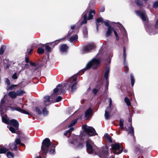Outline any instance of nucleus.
Here are the masks:
<instances>
[{
	"mask_svg": "<svg viewBox=\"0 0 158 158\" xmlns=\"http://www.w3.org/2000/svg\"><path fill=\"white\" fill-rule=\"evenodd\" d=\"M135 13L138 15H139L143 21H146L147 19L145 13L141 12L140 10H135Z\"/></svg>",
	"mask_w": 158,
	"mask_h": 158,
	"instance_id": "nucleus-13",
	"label": "nucleus"
},
{
	"mask_svg": "<svg viewBox=\"0 0 158 158\" xmlns=\"http://www.w3.org/2000/svg\"><path fill=\"white\" fill-rule=\"evenodd\" d=\"M17 86L16 85H10L7 89L8 90H13L15 87Z\"/></svg>",
	"mask_w": 158,
	"mask_h": 158,
	"instance_id": "nucleus-46",
	"label": "nucleus"
},
{
	"mask_svg": "<svg viewBox=\"0 0 158 158\" xmlns=\"http://www.w3.org/2000/svg\"><path fill=\"white\" fill-rule=\"evenodd\" d=\"M130 76L131 81V85L133 87L134 86L135 82L134 78L132 74H131Z\"/></svg>",
	"mask_w": 158,
	"mask_h": 158,
	"instance_id": "nucleus-31",
	"label": "nucleus"
},
{
	"mask_svg": "<svg viewBox=\"0 0 158 158\" xmlns=\"http://www.w3.org/2000/svg\"><path fill=\"white\" fill-rule=\"evenodd\" d=\"M25 93L24 91L21 90H18L16 92L17 96H22Z\"/></svg>",
	"mask_w": 158,
	"mask_h": 158,
	"instance_id": "nucleus-30",
	"label": "nucleus"
},
{
	"mask_svg": "<svg viewBox=\"0 0 158 158\" xmlns=\"http://www.w3.org/2000/svg\"><path fill=\"white\" fill-rule=\"evenodd\" d=\"M8 95L12 99L15 98L17 97L16 92L14 91H10Z\"/></svg>",
	"mask_w": 158,
	"mask_h": 158,
	"instance_id": "nucleus-26",
	"label": "nucleus"
},
{
	"mask_svg": "<svg viewBox=\"0 0 158 158\" xmlns=\"http://www.w3.org/2000/svg\"><path fill=\"white\" fill-rule=\"evenodd\" d=\"M20 112L23 114H28V115H31V114L29 112H27V111L26 110L24 109H21Z\"/></svg>",
	"mask_w": 158,
	"mask_h": 158,
	"instance_id": "nucleus-47",
	"label": "nucleus"
},
{
	"mask_svg": "<svg viewBox=\"0 0 158 158\" xmlns=\"http://www.w3.org/2000/svg\"><path fill=\"white\" fill-rule=\"evenodd\" d=\"M45 100L44 101V104L46 106H48L50 103V102L51 101L50 97L49 96H46L44 97Z\"/></svg>",
	"mask_w": 158,
	"mask_h": 158,
	"instance_id": "nucleus-18",
	"label": "nucleus"
},
{
	"mask_svg": "<svg viewBox=\"0 0 158 158\" xmlns=\"http://www.w3.org/2000/svg\"><path fill=\"white\" fill-rule=\"evenodd\" d=\"M123 123L124 120L123 119L121 118L119 121V126L120 128L122 130L127 131L128 129L125 127H123Z\"/></svg>",
	"mask_w": 158,
	"mask_h": 158,
	"instance_id": "nucleus-21",
	"label": "nucleus"
},
{
	"mask_svg": "<svg viewBox=\"0 0 158 158\" xmlns=\"http://www.w3.org/2000/svg\"><path fill=\"white\" fill-rule=\"evenodd\" d=\"M5 82L7 84V85L8 86L10 85V81L7 78L6 79Z\"/></svg>",
	"mask_w": 158,
	"mask_h": 158,
	"instance_id": "nucleus-57",
	"label": "nucleus"
},
{
	"mask_svg": "<svg viewBox=\"0 0 158 158\" xmlns=\"http://www.w3.org/2000/svg\"><path fill=\"white\" fill-rule=\"evenodd\" d=\"M42 112L43 115L44 116H46L48 114V112L47 110L46 107H44L43 108Z\"/></svg>",
	"mask_w": 158,
	"mask_h": 158,
	"instance_id": "nucleus-41",
	"label": "nucleus"
},
{
	"mask_svg": "<svg viewBox=\"0 0 158 158\" xmlns=\"http://www.w3.org/2000/svg\"><path fill=\"white\" fill-rule=\"evenodd\" d=\"M83 33L85 35H88L87 29V27L85 26L83 27Z\"/></svg>",
	"mask_w": 158,
	"mask_h": 158,
	"instance_id": "nucleus-38",
	"label": "nucleus"
},
{
	"mask_svg": "<svg viewBox=\"0 0 158 158\" xmlns=\"http://www.w3.org/2000/svg\"><path fill=\"white\" fill-rule=\"evenodd\" d=\"M68 48V46L66 44H62L60 47L59 50L61 53H67Z\"/></svg>",
	"mask_w": 158,
	"mask_h": 158,
	"instance_id": "nucleus-14",
	"label": "nucleus"
},
{
	"mask_svg": "<svg viewBox=\"0 0 158 158\" xmlns=\"http://www.w3.org/2000/svg\"><path fill=\"white\" fill-rule=\"evenodd\" d=\"M83 131H81L80 134V139L82 141L79 143L77 145V148H82L84 146V144L85 143V139H88L89 136L97 135L98 134L95 129L92 127H87L86 125H83L82 126Z\"/></svg>",
	"mask_w": 158,
	"mask_h": 158,
	"instance_id": "nucleus-3",
	"label": "nucleus"
},
{
	"mask_svg": "<svg viewBox=\"0 0 158 158\" xmlns=\"http://www.w3.org/2000/svg\"><path fill=\"white\" fill-rule=\"evenodd\" d=\"M104 21L103 20V18L101 17H99L97 18L96 20V24L97 26V30H98V28L100 25L99 24L101 22L103 23Z\"/></svg>",
	"mask_w": 158,
	"mask_h": 158,
	"instance_id": "nucleus-23",
	"label": "nucleus"
},
{
	"mask_svg": "<svg viewBox=\"0 0 158 158\" xmlns=\"http://www.w3.org/2000/svg\"><path fill=\"white\" fill-rule=\"evenodd\" d=\"M86 146L88 152L89 154H93L95 152L94 147L91 143L90 142L89 140H87L86 142Z\"/></svg>",
	"mask_w": 158,
	"mask_h": 158,
	"instance_id": "nucleus-9",
	"label": "nucleus"
},
{
	"mask_svg": "<svg viewBox=\"0 0 158 158\" xmlns=\"http://www.w3.org/2000/svg\"><path fill=\"white\" fill-rule=\"evenodd\" d=\"M90 7H88L87 9L82 14V17L84 19L81 22V25H82L83 24H85L87 23V15L89 12V10Z\"/></svg>",
	"mask_w": 158,
	"mask_h": 158,
	"instance_id": "nucleus-10",
	"label": "nucleus"
},
{
	"mask_svg": "<svg viewBox=\"0 0 158 158\" xmlns=\"http://www.w3.org/2000/svg\"><path fill=\"white\" fill-rule=\"evenodd\" d=\"M45 50L48 52H52V49L51 47L48 45H46L45 48Z\"/></svg>",
	"mask_w": 158,
	"mask_h": 158,
	"instance_id": "nucleus-43",
	"label": "nucleus"
},
{
	"mask_svg": "<svg viewBox=\"0 0 158 158\" xmlns=\"http://www.w3.org/2000/svg\"><path fill=\"white\" fill-rule=\"evenodd\" d=\"M76 27V25H72L71 26V29L72 30H73Z\"/></svg>",
	"mask_w": 158,
	"mask_h": 158,
	"instance_id": "nucleus-63",
	"label": "nucleus"
},
{
	"mask_svg": "<svg viewBox=\"0 0 158 158\" xmlns=\"http://www.w3.org/2000/svg\"><path fill=\"white\" fill-rule=\"evenodd\" d=\"M11 109L13 111L16 110L20 112H21L22 109L20 107L15 106L11 107Z\"/></svg>",
	"mask_w": 158,
	"mask_h": 158,
	"instance_id": "nucleus-35",
	"label": "nucleus"
},
{
	"mask_svg": "<svg viewBox=\"0 0 158 158\" xmlns=\"http://www.w3.org/2000/svg\"><path fill=\"white\" fill-rule=\"evenodd\" d=\"M105 10V8L104 6H102L100 7L99 9V11L101 12H103Z\"/></svg>",
	"mask_w": 158,
	"mask_h": 158,
	"instance_id": "nucleus-55",
	"label": "nucleus"
},
{
	"mask_svg": "<svg viewBox=\"0 0 158 158\" xmlns=\"http://www.w3.org/2000/svg\"><path fill=\"white\" fill-rule=\"evenodd\" d=\"M93 114V110L91 107H89L85 112L84 118L87 120Z\"/></svg>",
	"mask_w": 158,
	"mask_h": 158,
	"instance_id": "nucleus-11",
	"label": "nucleus"
},
{
	"mask_svg": "<svg viewBox=\"0 0 158 158\" xmlns=\"http://www.w3.org/2000/svg\"><path fill=\"white\" fill-rule=\"evenodd\" d=\"M36 111L40 115H41L42 114L41 111L40 110L39 107L37 106H36L35 108Z\"/></svg>",
	"mask_w": 158,
	"mask_h": 158,
	"instance_id": "nucleus-44",
	"label": "nucleus"
},
{
	"mask_svg": "<svg viewBox=\"0 0 158 158\" xmlns=\"http://www.w3.org/2000/svg\"><path fill=\"white\" fill-rule=\"evenodd\" d=\"M135 2L137 6H143V2L141 0H136Z\"/></svg>",
	"mask_w": 158,
	"mask_h": 158,
	"instance_id": "nucleus-29",
	"label": "nucleus"
},
{
	"mask_svg": "<svg viewBox=\"0 0 158 158\" xmlns=\"http://www.w3.org/2000/svg\"><path fill=\"white\" fill-rule=\"evenodd\" d=\"M99 89L96 88L92 90V92L95 95H96Z\"/></svg>",
	"mask_w": 158,
	"mask_h": 158,
	"instance_id": "nucleus-53",
	"label": "nucleus"
},
{
	"mask_svg": "<svg viewBox=\"0 0 158 158\" xmlns=\"http://www.w3.org/2000/svg\"><path fill=\"white\" fill-rule=\"evenodd\" d=\"M12 78L14 80H16L18 78L17 73H15L13 74L12 76Z\"/></svg>",
	"mask_w": 158,
	"mask_h": 158,
	"instance_id": "nucleus-52",
	"label": "nucleus"
},
{
	"mask_svg": "<svg viewBox=\"0 0 158 158\" xmlns=\"http://www.w3.org/2000/svg\"><path fill=\"white\" fill-rule=\"evenodd\" d=\"M15 144L16 145L19 144L21 143L20 140L19 139H16L15 141Z\"/></svg>",
	"mask_w": 158,
	"mask_h": 158,
	"instance_id": "nucleus-48",
	"label": "nucleus"
},
{
	"mask_svg": "<svg viewBox=\"0 0 158 158\" xmlns=\"http://www.w3.org/2000/svg\"><path fill=\"white\" fill-rule=\"evenodd\" d=\"M6 46L5 45H2L0 48V55H2L3 54L6 49Z\"/></svg>",
	"mask_w": 158,
	"mask_h": 158,
	"instance_id": "nucleus-27",
	"label": "nucleus"
},
{
	"mask_svg": "<svg viewBox=\"0 0 158 158\" xmlns=\"http://www.w3.org/2000/svg\"><path fill=\"white\" fill-rule=\"evenodd\" d=\"M105 117L106 119L107 120L109 119L110 118V113L106 110L105 111Z\"/></svg>",
	"mask_w": 158,
	"mask_h": 158,
	"instance_id": "nucleus-39",
	"label": "nucleus"
},
{
	"mask_svg": "<svg viewBox=\"0 0 158 158\" xmlns=\"http://www.w3.org/2000/svg\"><path fill=\"white\" fill-rule=\"evenodd\" d=\"M128 133L130 134V135L135 138V137L134 135V128L132 126L131 123H130V126L128 127Z\"/></svg>",
	"mask_w": 158,
	"mask_h": 158,
	"instance_id": "nucleus-17",
	"label": "nucleus"
},
{
	"mask_svg": "<svg viewBox=\"0 0 158 158\" xmlns=\"http://www.w3.org/2000/svg\"><path fill=\"white\" fill-rule=\"evenodd\" d=\"M74 128L72 127H70V136L71 135L72 132L74 130Z\"/></svg>",
	"mask_w": 158,
	"mask_h": 158,
	"instance_id": "nucleus-60",
	"label": "nucleus"
},
{
	"mask_svg": "<svg viewBox=\"0 0 158 158\" xmlns=\"http://www.w3.org/2000/svg\"><path fill=\"white\" fill-rule=\"evenodd\" d=\"M88 13V16L87 19L88 20H90L93 18V15L92 14L93 13L94 14V15L95 14V12L94 10L90 9Z\"/></svg>",
	"mask_w": 158,
	"mask_h": 158,
	"instance_id": "nucleus-22",
	"label": "nucleus"
},
{
	"mask_svg": "<svg viewBox=\"0 0 158 158\" xmlns=\"http://www.w3.org/2000/svg\"><path fill=\"white\" fill-rule=\"evenodd\" d=\"M33 47L31 46L29 50H27V54L30 55L31 54L32 52L33 51Z\"/></svg>",
	"mask_w": 158,
	"mask_h": 158,
	"instance_id": "nucleus-51",
	"label": "nucleus"
},
{
	"mask_svg": "<svg viewBox=\"0 0 158 158\" xmlns=\"http://www.w3.org/2000/svg\"><path fill=\"white\" fill-rule=\"evenodd\" d=\"M106 84L105 85V91L107 90H108V87L109 84V80H106Z\"/></svg>",
	"mask_w": 158,
	"mask_h": 158,
	"instance_id": "nucleus-54",
	"label": "nucleus"
},
{
	"mask_svg": "<svg viewBox=\"0 0 158 158\" xmlns=\"http://www.w3.org/2000/svg\"><path fill=\"white\" fill-rule=\"evenodd\" d=\"M8 151V150L6 149L5 148H0V154L5 153L6 152Z\"/></svg>",
	"mask_w": 158,
	"mask_h": 158,
	"instance_id": "nucleus-42",
	"label": "nucleus"
},
{
	"mask_svg": "<svg viewBox=\"0 0 158 158\" xmlns=\"http://www.w3.org/2000/svg\"><path fill=\"white\" fill-rule=\"evenodd\" d=\"M10 148L11 150H17V146L15 144V143H10L9 145Z\"/></svg>",
	"mask_w": 158,
	"mask_h": 158,
	"instance_id": "nucleus-25",
	"label": "nucleus"
},
{
	"mask_svg": "<svg viewBox=\"0 0 158 158\" xmlns=\"http://www.w3.org/2000/svg\"><path fill=\"white\" fill-rule=\"evenodd\" d=\"M109 151L107 148L103 147L97 149L95 153L101 158H107L109 156Z\"/></svg>",
	"mask_w": 158,
	"mask_h": 158,
	"instance_id": "nucleus-4",
	"label": "nucleus"
},
{
	"mask_svg": "<svg viewBox=\"0 0 158 158\" xmlns=\"http://www.w3.org/2000/svg\"><path fill=\"white\" fill-rule=\"evenodd\" d=\"M60 40H57L55 41L49 43H48V44L50 45H53V46H55L57 44L60 42Z\"/></svg>",
	"mask_w": 158,
	"mask_h": 158,
	"instance_id": "nucleus-36",
	"label": "nucleus"
},
{
	"mask_svg": "<svg viewBox=\"0 0 158 158\" xmlns=\"http://www.w3.org/2000/svg\"><path fill=\"white\" fill-rule=\"evenodd\" d=\"M2 121L3 123L5 124H9V121L8 120L3 116H2Z\"/></svg>",
	"mask_w": 158,
	"mask_h": 158,
	"instance_id": "nucleus-32",
	"label": "nucleus"
},
{
	"mask_svg": "<svg viewBox=\"0 0 158 158\" xmlns=\"http://www.w3.org/2000/svg\"><path fill=\"white\" fill-rule=\"evenodd\" d=\"M5 96H4V97L2 99L0 102V110L1 111H2L3 110L4 107H5V109H6V110H7V109L6 108V105L5 104L6 101L5 100Z\"/></svg>",
	"mask_w": 158,
	"mask_h": 158,
	"instance_id": "nucleus-15",
	"label": "nucleus"
},
{
	"mask_svg": "<svg viewBox=\"0 0 158 158\" xmlns=\"http://www.w3.org/2000/svg\"><path fill=\"white\" fill-rule=\"evenodd\" d=\"M51 145L49 146V153L50 154H54L55 153V149L56 145L51 142Z\"/></svg>",
	"mask_w": 158,
	"mask_h": 158,
	"instance_id": "nucleus-16",
	"label": "nucleus"
},
{
	"mask_svg": "<svg viewBox=\"0 0 158 158\" xmlns=\"http://www.w3.org/2000/svg\"><path fill=\"white\" fill-rule=\"evenodd\" d=\"M113 31H114V34L116 37V40L117 41H118L119 40V38L118 35V33L114 29Z\"/></svg>",
	"mask_w": 158,
	"mask_h": 158,
	"instance_id": "nucleus-49",
	"label": "nucleus"
},
{
	"mask_svg": "<svg viewBox=\"0 0 158 158\" xmlns=\"http://www.w3.org/2000/svg\"><path fill=\"white\" fill-rule=\"evenodd\" d=\"M103 23H104L105 25L106 26L108 27H111V25H109V23H108V22H107L104 21V22H103Z\"/></svg>",
	"mask_w": 158,
	"mask_h": 158,
	"instance_id": "nucleus-59",
	"label": "nucleus"
},
{
	"mask_svg": "<svg viewBox=\"0 0 158 158\" xmlns=\"http://www.w3.org/2000/svg\"><path fill=\"white\" fill-rule=\"evenodd\" d=\"M112 105V100L111 98L110 99V104H109V107L110 108L111 107V106Z\"/></svg>",
	"mask_w": 158,
	"mask_h": 158,
	"instance_id": "nucleus-64",
	"label": "nucleus"
},
{
	"mask_svg": "<svg viewBox=\"0 0 158 158\" xmlns=\"http://www.w3.org/2000/svg\"><path fill=\"white\" fill-rule=\"evenodd\" d=\"M101 85L100 83H97V85H96L95 87L96 88L98 89H99L101 88Z\"/></svg>",
	"mask_w": 158,
	"mask_h": 158,
	"instance_id": "nucleus-58",
	"label": "nucleus"
},
{
	"mask_svg": "<svg viewBox=\"0 0 158 158\" xmlns=\"http://www.w3.org/2000/svg\"><path fill=\"white\" fill-rule=\"evenodd\" d=\"M144 27L147 31L148 32V30L151 28V27L149 24V23L148 22H147L145 23Z\"/></svg>",
	"mask_w": 158,
	"mask_h": 158,
	"instance_id": "nucleus-28",
	"label": "nucleus"
},
{
	"mask_svg": "<svg viewBox=\"0 0 158 158\" xmlns=\"http://www.w3.org/2000/svg\"><path fill=\"white\" fill-rule=\"evenodd\" d=\"M44 52V49L42 48H39L37 49V52L39 54H43Z\"/></svg>",
	"mask_w": 158,
	"mask_h": 158,
	"instance_id": "nucleus-34",
	"label": "nucleus"
},
{
	"mask_svg": "<svg viewBox=\"0 0 158 158\" xmlns=\"http://www.w3.org/2000/svg\"><path fill=\"white\" fill-rule=\"evenodd\" d=\"M25 59L26 62L28 63L29 62V58L28 57H26Z\"/></svg>",
	"mask_w": 158,
	"mask_h": 158,
	"instance_id": "nucleus-62",
	"label": "nucleus"
},
{
	"mask_svg": "<svg viewBox=\"0 0 158 158\" xmlns=\"http://www.w3.org/2000/svg\"><path fill=\"white\" fill-rule=\"evenodd\" d=\"M114 30V27H108L107 31L106 32L105 35L106 37H107L110 36L111 35L112 32Z\"/></svg>",
	"mask_w": 158,
	"mask_h": 158,
	"instance_id": "nucleus-19",
	"label": "nucleus"
},
{
	"mask_svg": "<svg viewBox=\"0 0 158 158\" xmlns=\"http://www.w3.org/2000/svg\"><path fill=\"white\" fill-rule=\"evenodd\" d=\"M106 138L109 141L110 143L112 142V138L111 136H110V135L108 134H106Z\"/></svg>",
	"mask_w": 158,
	"mask_h": 158,
	"instance_id": "nucleus-45",
	"label": "nucleus"
},
{
	"mask_svg": "<svg viewBox=\"0 0 158 158\" xmlns=\"http://www.w3.org/2000/svg\"><path fill=\"white\" fill-rule=\"evenodd\" d=\"M106 70L105 73L104 77L106 78V80H108V78L110 72V67L109 66H107L106 67Z\"/></svg>",
	"mask_w": 158,
	"mask_h": 158,
	"instance_id": "nucleus-24",
	"label": "nucleus"
},
{
	"mask_svg": "<svg viewBox=\"0 0 158 158\" xmlns=\"http://www.w3.org/2000/svg\"><path fill=\"white\" fill-rule=\"evenodd\" d=\"M9 124L11 125L14 126L16 130H18L19 129V124L17 120L14 119H11L10 120Z\"/></svg>",
	"mask_w": 158,
	"mask_h": 158,
	"instance_id": "nucleus-12",
	"label": "nucleus"
},
{
	"mask_svg": "<svg viewBox=\"0 0 158 158\" xmlns=\"http://www.w3.org/2000/svg\"><path fill=\"white\" fill-rule=\"evenodd\" d=\"M69 133V129L67 131H66L65 132H64V135L67 136V135Z\"/></svg>",
	"mask_w": 158,
	"mask_h": 158,
	"instance_id": "nucleus-61",
	"label": "nucleus"
},
{
	"mask_svg": "<svg viewBox=\"0 0 158 158\" xmlns=\"http://www.w3.org/2000/svg\"><path fill=\"white\" fill-rule=\"evenodd\" d=\"M77 122V119H74L70 123V127L74 126Z\"/></svg>",
	"mask_w": 158,
	"mask_h": 158,
	"instance_id": "nucleus-40",
	"label": "nucleus"
},
{
	"mask_svg": "<svg viewBox=\"0 0 158 158\" xmlns=\"http://www.w3.org/2000/svg\"><path fill=\"white\" fill-rule=\"evenodd\" d=\"M123 64L124 66V71L125 73H128L129 71V68L127 65L126 63V49L125 46L123 47Z\"/></svg>",
	"mask_w": 158,
	"mask_h": 158,
	"instance_id": "nucleus-8",
	"label": "nucleus"
},
{
	"mask_svg": "<svg viewBox=\"0 0 158 158\" xmlns=\"http://www.w3.org/2000/svg\"><path fill=\"white\" fill-rule=\"evenodd\" d=\"M100 63V60L99 58L96 59L94 58L87 63L84 68L81 70L76 74H74L70 77V83L72 84L71 86L70 92L71 93H73L77 89V80L78 74L80 75L82 74L86 70L89 69L91 68L93 69H97L99 67Z\"/></svg>",
	"mask_w": 158,
	"mask_h": 158,
	"instance_id": "nucleus-1",
	"label": "nucleus"
},
{
	"mask_svg": "<svg viewBox=\"0 0 158 158\" xmlns=\"http://www.w3.org/2000/svg\"><path fill=\"white\" fill-rule=\"evenodd\" d=\"M157 7H158V1L155 2L152 6V7L153 8H156Z\"/></svg>",
	"mask_w": 158,
	"mask_h": 158,
	"instance_id": "nucleus-50",
	"label": "nucleus"
},
{
	"mask_svg": "<svg viewBox=\"0 0 158 158\" xmlns=\"http://www.w3.org/2000/svg\"><path fill=\"white\" fill-rule=\"evenodd\" d=\"M6 156L8 158H13L14 155L10 152H8L6 153Z\"/></svg>",
	"mask_w": 158,
	"mask_h": 158,
	"instance_id": "nucleus-37",
	"label": "nucleus"
},
{
	"mask_svg": "<svg viewBox=\"0 0 158 158\" xmlns=\"http://www.w3.org/2000/svg\"><path fill=\"white\" fill-rule=\"evenodd\" d=\"M8 128L12 133H16L18 135L20 134V131L19 130H16V129H15L13 127L10 126Z\"/></svg>",
	"mask_w": 158,
	"mask_h": 158,
	"instance_id": "nucleus-20",
	"label": "nucleus"
},
{
	"mask_svg": "<svg viewBox=\"0 0 158 158\" xmlns=\"http://www.w3.org/2000/svg\"><path fill=\"white\" fill-rule=\"evenodd\" d=\"M112 150L115 154H119L123 151V147L121 144L118 143H115L111 145Z\"/></svg>",
	"mask_w": 158,
	"mask_h": 158,
	"instance_id": "nucleus-5",
	"label": "nucleus"
},
{
	"mask_svg": "<svg viewBox=\"0 0 158 158\" xmlns=\"http://www.w3.org/2000/svg\"><path fill=\"white\" fill-rule=\"evenodd\" d=\"M96 46L94 44H89L83 47V53H86L89 52L91 50L94 49Z\"/></svg>",
	"mask_w": 158,
	"mask_h": 158,
	"instance_id": "nucleus-7",
	"label": "nucleus"
},
{
	"mask_svg": "<svg viewBox=\"0 0 158 158\" xmlns=\"http://www.w3.org/2000/svg\"><path fill=\"white\" fill-rule=\"evenodd\" d=\"M124 101L127 105L128 106L131 105V103L129 99L127 97H126L124 98Z\"/></svg>",
	"mask_w": 158,
	"mask_h": 158,
	"instance_id": "nucleus-33",
	"label": "nucleus"
},
{
	"mask_svg": "<svg viewBox=\"0 0 158 158\" xmlns=\"http://www.w3.org/2000/svg\"><path fill=\"white\" fill-rule=\"evenodd\" d=\"M77 33V32L73 31L70 32V42L73 44L77 41L78 36Z\"/></svg>",
	"mask_w": 158,
	"mask_h": 158,
	"instance_id": "nucleus-6",
	"label": "nucleus"
},
{
	"mask_svg": "<svg viewBox=\"0 0 158 158\" xmlns=\"http://www.w3.org/2000/svg\"><path fill=\"white\" fill-rule=\"evenodd\" d=\"M30 64L32 66L36 67L37 66L35 62H34L31 61L30 62Z\"/></svg>",
	"mask_w": 158,
	"mask_h": 158,
	"instance_id": "nucleus-56",
	"label": "nucleus"
},
{
	"mask_svg": "<svg viewBox=\"0 0 158 158\" xmlns=\"http://www.w3.org/2000/svg\"><path fill=\"white\" fill-rule=\"evenodd\" d=\"M69 89V78L63 84L58 85L53 89V92L50 96L51 102L53 103L60 102L62 99V98L60 96H57L61 94H64L66 92L65 90H68Z\"/></svg>",
	"mask_w": 158,
	"mask_h": 158,
	"instance_id": "nucleus-2",
	"label": "nucleus"
}]
</instances>
